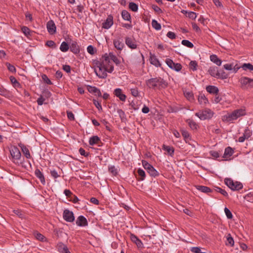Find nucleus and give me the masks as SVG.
Instances as JSON below:
<instances>
[{"instance_id":"14","label":"nucleus","mask_w":253,"mask_h":253,"mask_svg":"<svg viewBox=\"0 0 253 253\" xmlns=\"http://www.w3.org/2000/svg\"><path fill=\"white\" fill-rule=\"evenodd\" d=\"M76 224L79 226H85L87 225V221L84 216L80 215L76 220Z\"/></svg>"},{"instance_id":"34","label":"nucleus","mask_w":253,"mask_h":253,"mask_svg":"<svg viewBox=\"0 0 253 253\" xmlns=\"http://www.w3.org/2000/svg\"><path fill=\"white\" fill-rule=\"evenodd\" d=\"M241 68L245 71L249 70L250 71H253V65L251 63H244Z\"/></svg>"},{"instance_id":"6","label":"nucleus","mask_w":253,"mask_h":253,"mask_svg":"<svg viewBox=\"0 0 253 253\" xmlns=\"http://www.w3.org/2000/svg\"><path fill=\"white\" fill-rule=\"evenodd\" d=\"M196 116L202 120H205L211 118L213 115V112L209 109H206L196 113Z\"/></svg>"},{"instance_id":"56","label":"nucleus","mask_w":253,"mask_h":253,"mask_svg":"<svg viewBox=\"0 0 253 253\" xmlns=\"http://www.w3.org/2000/svg\"><path fill=\"white\" fill-rule=\"evenodd\" d=\"M42 79L44 81L45 83H46L48 84H52V83L50 81V80L48 79L47 76L45 75H43L42 76Z\"/></svg>"},{"instance_id":"41","label":"nucleus","mask_w":253,"mask_h":253,"mask_svg":"<svg viewBox=\"0 0 253 253\" xmlns=\"http://www.w3.org/2000/svg\"><path fill=\"white\" fill-rule=\"evenodd\" d=\"M163 149L166 150L170 155H172L174 152L173 148L169 146L163 145Z\"/></svg>"},{"instance_id":"2","label":"nucleus","mask_w":253,"mask_h":253,"mask_svg":"<svg viewBox=\"0 0 253 253\" xmlns=\"http://www.w3.org/2000/svg\"><path fill=\"white\" fill-rule=\"evenodd\" d=\"M146 84L150 88H155L167 86L166 82L161 78H152L147 81Z\"/></svg>"},{"instance_id":"20","label":"nucleus","mask_w":253,"mask_h":253,"mask_svg":"<svg viewBox=\"0 0 253 253\" xmlns=\"http://www.w3.org/2000/svg\"><path fill=\"white\" fill-rule=\"evenodd\" d=\"M88 91L90 93H94L95 95L101 96L102 94L100 90H99V89L95 86H88Z\"/></svg>"},{"instance_id":"22","label":"nucleus","mask_w":253,"mask_h":253,"mask_svg":"<svg viewBox=\"0 0 253 253\" xmlns=\"http://www.w3.org/2000/svg\"><path fill=\"white\" fill-rule=\"evenodd\" d=\"M36 176L40 180L42 184H44L45 183L44 177L42 173L39 169H36L35 171Z\"/></svg>"},{"instance_id":"36","label":"nucleus","mask_w":253,"mask_h":253,"mask_svg":"<svg viewBox=\"0 0 253 253\" xmlns=\"http://www.w3.org/2000/svg\"><path fill=\"white\" fill-rule=\"evenodd\" d=\"M198 64L196 61H191L189 63V68L193 71L197 70Z\"/></svg>"},{"instance_id":"8","label":"nucleus","mask_w":253,"mask_h":253,"mask_svg":"<svg viewBox=\"0 0 253 253\" xmlns=\"http://www.w3.org/2000/svg\"><path fill=\"white\" fill-rule=\"evenodd\" d=\"M166 63L170 68L178 72L180 71L182 68V66L180 63H175L170 59H167Z\"/></svg>"},{"instance_id":"11","label":"nucleus","mask_w":253,"mask_h":253,"mask_svg":"<svg viewBox=\"0 0 253 253\" xmlns=\"http://www.w3.org/2000/svg\"><path fill=\"white\" fill-rule=\"evenodd\" d=\"M113 24V17L109 15L108 16L106 20L102 23V28L105 29H108L112 26Z\"/></svg>"},{"instance_id":"58","label":"nucleus","mask_w":253,"mask_h":253,"mask_svg":"<svg viewBox=\"0 0 253 253\" xmlns=\"http://www.w3.org/2000/svg\"><path fill=\"white\" fill-rule=\"evenodd\" d=\"M233 63H231L230 64H226L224 65V68L226 70H231L233 69Z\"/></svg>"},{"instance_id":"17","label":"nucleus","mask_w":253,"mask_h":253,"mask_svg":"<svg viewBox=\"0 0 253 253\" xmlns=\"http://www.w3.org/2000/svg\"><path fill=\"white\" fill-rule=\"evenodd\" d=\"M70 50L74 54H78L80 52V47L76 42H73L70 46Z\"/></svg>"},{"instance_id":"44","label":"nucleus","mask_w":253,"mask_h":253,"mask_svg":"<svg viewBox=\"0 0 253 253\" xmlns=\"http://www.w3.org/2000/svg\"><path fill=\"white\" fill-rule=\"evenodd\" d=\"M109 171L113 175H116L118 173L117 169L114 166H111L109 167Z\"/></svg>"},{"instance_id":"24","label":"nucleus","mask_w":253,"mask_h":253,"mask_svg":"<svg viewBox=\"0 0 253 253\" xmlns=\"http://www.w3.org/2000/svg\"><path fill=\"white\" fill-rule=\"evenodd\" d=\"M196 188L199 191L205 193H208L211 191V189L209 187L205 186L197 185Z\"/></svg>"},{"instance_id":"37","label":"nucleus","mask_w":253,"mask_h":253,"mask_svg":"<svg viewBox=\"0 0 253 253\" xmlns=\"http://www.w3.org/2000/svg\"><path fill=\"white\" fill-rule=\"evenodd\" d=\"M150 62L152 64L158 66L160 65V62L158 59L155 56H151L150 57Z\"/></svg>"},{"instance_id":"35","label":"nucleus","mask_w":253,"mask_h":253,"mask_svg":"<svg viewBox=\"0 0 253 253\" xmlns=\"http://www.w3.org/2000/svg\"><path fill=\"white\" fill-rule=\"evenodd\" d=\"M147 171L152 176H156L159 174L158 172L152 166Z\"/></svg>"},{"instance_id":"4","label":"nucleus","mask_w":253,"mask_h":253,"mask_svg":"<svg viewBox=\"0 0 253 253\" xmlns=\"http://www.w3.org/2000/svg\"><path fill=\"white\" fill-rule=\"evenodd\" d=\"M225 184L232 190L238 191L243 188V184L238 181H234L230 178L224 179Z\"/></svg>"},{"instance_id":"27","label":"nucleus","mask_w":253,"mask_h":253,"mask_svg":"<svg viewBox=\"0 0 253 253\" xmlns=\"http://www.w3.org/2000/svg\"><path fill=\"white\" fill-rule=\"evenodd\" d=\"M209 74L213 77L217 78L219 71L216 67H211L208 70Z\"/></svg>"},{"instance_id":"12","label":"nucleus","mask_w":253,"mask_h":253,"mask_svg":"<svg viewBox=\"0 0 253 253\" xmlns=\"http://www.w3.org/2000/svg\"><path fill=\"white\" fill-rule=\"evenodd\" d=\"M104 55H106L108 57V65H112L111 63L110 60H112L116 65L120 64V60L113 53H109L108 54L106 53Z\"/></svg>"},{"instance_id":"15","label":"nucleus","mask_w":253,"mask_h":253,"mask_svg":"<svg viewBox=\"0 0 253 253\" xmlns=\"http://www.w3.org/2000/svg\"><path fill=\"white\" fill-rule=\"evenodd\" d=\"M113 43L115 48L119 50H122L124 47V44L121 38L115 39Z\"/></svg>"},{"instance_id":"64","label":"nucleus","mask_w":253,"mask_h":253,"mask_svg":"<svg viewBox=\"0 0 253 253\" xmlns=\"http://www.w3.org/2000/svg\"><path fill=\"white\" fill-rule=\"evenodd\" d=\"M167 37L170 39H174L175 38V34L172 32H169L167 35Z\"/></svg>"},{"instance_id":"10","label":"nucleus","mask_w":253,"mask_h":253,"mask_svg":"<svg viewBox=\"0 0 253 253\" xmlns=\"http://www.w3.org/2000/svg\"><path fill=\"white\" fill-rule=\"evenodd\" d=\"M125 43L126 45L131 49L137 48V45L136 40L131 37H126L125 38Z\"/></svg>"},{"instance_id":"61","label":"nucleus","mask_w":253,"mask_h":253,"mask_svg":"<svg viewBox=\"0 0 253 253\" xmlns=\"http://www.w3.org/2000/svg\"><path fill=\"white\" fill-rule=\"evenodd\" d=\"M188 16L189 18H190L191 19H195L197 17V15H196V13H195L194 12L190 11V12H188Z\"/></svg>"},{"instance_id":"30","label":"nucleus","mask_w":253,"mask_h":253,"mask_svg":"<svg viewBox=\"0 0 253 253\" xmlns=\"http://www.w3.org/2000/svg\"><path fill=\"white\" fill-rule=\"evenodd\" d=\"M69 49V46L68 44L65 42H63L60 46V49L61 51L65 52L68 50Z\"/></svg>"},{"instance_id":"57","label":"nucleus","mask_w":253,"mask_h":253,"mask_svg":"<svg viewBox=\"0 0 253 253\" xmlns=\"http://www.w3.org/2000/svg\"><path fill=\"white\" fill-rule=\"evenodd\" d=\"M13 212L15 214H16L17 215H18L19 217L20 218H23V214L22 212L21 211H20V210H14L13 211Z\"/></svg>"},{"instance_id":"59","label":"nucleus","mask_w":253,"mask_h":253,"mask_svg":"<svg viewBox=\"0 0 253 253\" xmlns=\"http://www.w3.org/2000/svg\"><path fill=\"white\" fill-rule=\"evenodd\" d=\"M7 67L9 71L11 72H15L16 71V69L14 66L11 65L9 63H6Z\"/></svg>"},{"instance_id":"62","label":"nucleus","mask_w":253,"mask_h":253,"mask_svg":"<svg viewBox=\"0 0 253 253\" xmlns=\"http://www.w3.org/2000/svg\"><path fill=\"white\" fill-rule=\"evenodd\" d=\"M131 94L135 97L138 96L139 92L137 88H132L130 90Z\"/></svg>"},{"instance_id":"43","label":"nucleus","mask_w":253,"mask_h":253,"mask_svg":"<svg viewBox=\"0 0 253 253\" xmlns=\"http://www.w3.org/2000/svg\"><path fill=\"white\" fill-rule=\"evenodd\" d=\"M129 8L132 11H134V12H136L138 10V6L137 5L134 3V2H130L129 3Z\"/></svg>"},{"instance_id":"18","label":"nucleus","mask_w":253,"mask_h":253,"mask_svg":"<svg viewBox=\"0 0 253 253\" xmlns=\"http://www.w3.org/2000/svg\"><path fill=\"white\" fill-rule=\"evenodd\" d=\"M57 249L60 253H70L67 247L62 243L57 245Z\"/></svg>"},{"instance_id":"54","label":"nucleus","mask_w":253,"mask_h":253,"mask_svg":"<svg viewBox=\"0 0 253 253\" xmlns=\"http://www.w3.org/2000/svg\"><path fill=\"white\" fill-rule=\"evenodd\" d=\"M251 134H252L251 131L249 129L246 128L245 130V131H244V133L243 135L245 136V138L248 139V138H249L251 136Z\"/></svg>"},{"instance_id":"48","label":"nucleus","mask_w":253,"mask_h":253,"mask_svg":"<svg viewBox=\"0 0 253 253\" xmlns=\"http://www.w3.org/2000/svg\"><path fill=\"white\" fill-rule=\"evenodd\" d=\"M215 190L216 192L221 193V194H222L223 196H224L225 197L228 196V193H227V192L225 190H224V189H222L220 187H216L215 189Z\"/></svg>"},{"instance_id":"40","label":"nucleus","mask_w":253,"mask_h":253,"mask_svg":"<svg viewBox=\"0 0 253 253\" xmlns=\"http://www.w3.org/2000/svg\"><path fill=\"white\" fill-rule=\"evenodd\" d=\"M181 43L183 45L187 46L188 47H189V48H192L194 46L193 44L191 42H190L188 40H182L181 42Z\"/></svg>"},{"instance_id":"19","label":"nucleus","mask_w":253,"mask_h":253,"mask_svg":"<svg viewBox=\"0 0 253 253\" xmlns=\"http://www.w3.org/2000/svg\"><path fill=\"white\" fill-rule=\"evenodd\" d=\"M130 238L131 241L136 245L138 248H142L143 247L142 242L135 235L133 234L131 235Z\"/></svg>"},{"instance_id":"21","label":"nucleus","mask_w":253,"mask_h":253,"mask_svg":"<svg viewBox=\"0 0 253 253\" xmlns=\"http://www.w3.org/2000/svg\"><path fill=\"white\" fill-rule=\"evenodd\" d=\"M18 145L21 148L22 151L25 156V157L28 159L30 158L31 155L28 149L24 144L22 143H19Z\"/></svg>"},{"instance_id":"25","label":"nucleus","mask_w":253,"mask_h":253,"mask_svg":"<svg viewBox=\"0 0 253 253\" xmlns=\"http://www.w3.org/2000/svg\"><path fill=\"white\" fill-rule=\"evenodd\" d=\"M210 59L212 62H213L218 66H220L221 65V60L219 59L216 55L212 54L211 55Z\"/></svg>"},{"instance_id":"55","label":"nucleus","mask_w":253,"mask_h":253,"mask_svg":"<svg viewBox=\"0 0 253 253\" xmlns=\"http://www.w3.org/2000/svg\"><path fill=\"white\" fill-rule=\"evenodd\" d=\"M185 96L190 101L193 100V94L190 92H185L184 93Z\"/></svg>"},{"instance_id":"28","label":"nucleus","mask_w":253,"mask_h":253,"mask_svg":"<svg viewBox=\"0 0 253 253\" xmlns=\"http://www.w3.org/2000/svg\"><path fill=\"white\" fill-rule=\"evenodd\" d=\"M233 151L231 147H228L225 149L223 157L225 159H227L233 154Z\"/></svg>"},{"instance_id":"51","label":"nucleus","mask_w":253,"mask_h":253,"mask_svg":"<svg viewBox=\"0 0 253 253\" xmlns=\"http://www.w3.org/2000/svg\"><path fill=\"white\" fill-rule=\"evenodd\" d=\"M35 237L39 240L43 242L45 240V237L42 234L37 233L35 235Z\"/></svg>"},{"instance_id":"9","label":"nucleus","mask_w":253,"mask_h":253,"mask_svg":"<svg viewBox=\"0 0 253 253\" xmlns=\"http://www.w3.org/2000/svg\"><path fill=\"white\" fill-rule=\"evenodd\" d=\"M63 217L64 219L67 222H72L75 220L73 212L68 209L64 211Z\"/></svg>"},{"instance_id":"60","label":"nucleus","mask_w":253,"mask_h":253,"mask_svg":"<svg viewBox=\"0 0 253 253\" xmlns=\"http://www.w3.org/2000/svg\"><path fill=\"white\" fill-rule=\"evenodd\" d=\"M190 250L194 253H201L202 252L200 247H192Z\"/></svg>"},{"instance_id":"5","label":"nucleus","mask_w":253,"mask_h":253,"mask_svg":"<svg viewBox=\"0 0 253 253\" xmlns=\"http://www.w3.org/2000/svg\"><path fill=\"white\" fill-rule=\"evenodd\" d=\"M10 152L14 163L16 164L21 163V154L17 147L15 146L11 147Z\"/></svg>"},{"instance_id":"42","label":"nucleus","mask_w":253,"mask_h":253,"mask_svg":"<svg viewBox=\"0 0 253 253\" xmlns=\"http://www.w3.org/2000/svg\"><path fill=\"white\" fill-rule=\"evenodd\" d=\"M137 173L138 174V175L140 177V178H139V180H144V178L145 177V171L143 169H139L137 170Z\"/></svg>"},{"instance_id":"52","label":"nucleus","mask_w":253,"mask_h":253,"mask_svg":"<svg viewBox=\"0 0 253 253\" xmlns=\"http://www.w3.org/2000/svg\"><path fill=\"white\" fill-rule=\"evenodd\" d=\"M142 165L144 168L147 171L152 166L146 161H142Z\"/></svg>"},{"instance_id":"47","label":"nucleus","mask_w":253,"mask_h":253,"mask_svg":"<svg viewBox=\"0 0 253 253\" xmlns=\"http://www.w3.org/2000/svg\"><path fill=\"white\" fill-rule=\"evenodd\" d=\"M224 212L225 213V214L227 216V217L228 219H231L233 217L232 214L230 211L226 207L224 208Z\"/></svg>"},{"instance_id":"32","label":"nucleus","mask_w":253,"mask_h":253,"mask_svg":"<svg viewBox=\"0 0 253 253\" xmlns=\"http://www.w3.org/2000/svg\"><path fill=\"white\" fill-rule=\"evenodd\" d=\"M122 16L125 20L130 21L131 19L130 15L126 10H123L122 12Z\"/></svg>"},{"instance_id":"1","label":"nucleus","mask_w":253,"mask_h":253,"mask_svg":"<svg viewBox=\"0 0 253 253\" xmlns=\"http://www.w3.org/2000/svg\"><path fill=\"white\" fill-rule=\"evenodd\" d=\"M108 57L106 55H103L99 61L96 63L94 72L99 78L104 79L107 76V72L112 73L114 70L113 65H108Z\"/></svg>"},{"instance_id":"38","label":"nucleus","mask_w":253,"mask_h":253,"mask_svg":"<svg viewBox=\"0 0 253 253\" xmlns=\"http://www.w3.org/2000/svg\"><path fill=\"white\" fill-rule=\"evenodd\" d=\"M152 26L156 30H160L161 29V24L158 23V22L155 20H152Z\"/></svg>"},{"instance_id":"53","label":"nucleus","mask_w":253,"mask_h":253,"mask_svg":"<svg viewBox=\"0 0 253 253\" xmlns=\"http://www.w3.org/2000/svg\"><path fill=\"white\" fill-rule=\"evenodd\" d=\"M93 104L95 106V107L98 109L99 111H101L102 109V106L101 105L100 102L94 99L93 100Z\"/></svg>"},{"instance_id":"29","label":"nucleus","mask_w":253,"mask_h":253,"mask_svg":"<svg viewBox=\"0 0 253 253\" xmlns=\"http://www.w3.org/2000/svg\"><path fill=\"white\" fill-rule=\"evenodd\" d=\"M100 141L99 137L97 136H93L89 139V143L90 145H93L95 144H98Z\"/></svg>"},{"instance_id":"26","label":"nucleus","mask_w":253,"mask_h":253,"mask_svg":"<svg viewBox=\"0 0 253 253\" xmlns=\"http://www.w3.org/2000/svg\"><path fill=\"white\" fill-rule=\"evenodd\" d=\"M198 102L202 105H205L208 103V100L204 94L198 96Z\"/></svg>"},{"instance_id":"46","label":"nucleus","mask_w":253,"mask_h":253,"mask_svg":"<svg viewBox=\"0 0 253 253\" xmlns=\"http://www.w3.org/2000/svg\"><path fill=\"white\" fill-rule=\"evenodd\" d=\"M87 51L90 54L93 55L96 52V49L93 46L90 45L87 46Z\"/></svg>"},{"instance_id":"45","label":"nucleus","mask_w":253,"mask_h":253,"mask_svg":"<svg viewBox=\"0 0 253 253\" xmlns=\"http://www.w3.org/2000/svg\"><path fill=\"white\" fill-rule=\"evenodd\" d=\"M227 245H229L231 246H233L234 244V241L233 238L231 236L230 234H228L227 237Z\"/></svg>"},{"instance_id":"33","label":"nucleus","mask_w":253,"mask_h":253,"mask_svg":"<svg viewBox=\"0 0 253 253\" xmlns=\"http://www.w3.org/2000/svg\"><path fill=\"white\" fill-rule=\"evenodd\" d=\"M181 133L183 137L184 138L186 142H188L191 139L190 134L187 131L182 130Z\"/></svg>"},{"instance_id":"63","label":"nucleus","mask_w":253,"mask_h":253,"mask_svg":"<svg viewBox=\"0 0 253 253\" xmlns=\"http://www.w3.org/2000/svg\"><path fill=\"white\" fill-rule=\"evenodd\" d=\"M46 45L48 47H55V43L53 41H47Z\"/></svg>"},{"instance_id":"16","label":"nucleus","mask_w":253,"mask_h":253,"mask_svg":"<svg viewBox=\"0 0 253 253\" xmlns=\"http://www.w3.org/2000/svg\"><path fill=\"white\" fill-rule=\"evenodd\" d=\"M114 94L122 101H125L126 99V96L122 93V90L121 88L115 89Z\"/></svg>"},{"instance_id":"31","label":"nucleus","mask_w":253,"mask_h":253,"mask_svg":"<svg viewBox=\"0 0 253 253\" xmlns=\"http://www.w3.org/2000/svg\"><path fill=\"white\" fill-rule=\"evenodd\" d=\"M187 122L189 126L192 129H197L198 127V125L197 124V123L194 121L192 120H188L187 121Z\"/></svg>"},{"instance_id":"50","label":"nucleus","mask_w":253,"mask_h":253,"mask_svg":"<svg viewBox=\"0 0 253 253\" xmlns=\"http://www.w3.org/2000/svg\"><path fill=\"white\" fill-rule=\"evenodd\" d=\"M21 30L25 36H28L30 35V30L27 27L23 26Z\"/></svg>"},{"instance_id":"7","label":"nucleus","mask_w":253,"mask_h":253,"mask_svg":"<svg viewBox=\"0 0 253 253\" xmlns=\"http://www.w3.org/2000/svg\"><path fill=\"white\" fill-rule=\"evenodd\" d=\"M239 82L241 87L243 89H247L248 87L253 88V79L243 77L240 79Z\"/></svg>"},{"instance_id":"3","label":"nucleus","mask_w":253,"mask_h":253,"mask_svg":"<svg viewBox=\"0 0 253 253\" xmlns=\"http://www.w3.org/2000/svg\"><path fill=\"white\" fill-rule=\"evenodd\" d=\"M246 111L244 109H237L231 113L227 114L223 116V120L227 122H231L237 120L238 118L245 115Z\"/></svg>"},{"instance_id":"39","label":"nucleus","mask_w":253,"mask_h":253,"mask_svg":"<svg viewBox=\"0 0 253 253\" xmlns=\"http://www.w3.org/2000/svg\"><path fill=\"white\" fill-rule=\"evenodd\" d=\"M227 78V75L226 74V73L223 71H219L217 78H219L221 79H226Z\"/></svg>"},{"instance_id":"13","label":"nucleus","mask_w":253,"mask_h":253,"mask_svg":"<svg viewBox=\"0 0 253 253\" xmlns=\"http://www.w3.org/2000/svg\"><path fill=\"white\" fill-rule=\"evenodd\" d=\"M46 27L48 32L51 35L56 32V26L53 21H49L46 24Z\"/></svg>"},{"instance_id":"23","label":"nucleus","mask_w":253,"mask_h":253,"mask_svg":"<svg viewBox=\"0 0 253 253\" xmlns=\"http://www.w3.org/2000/svg\"><path fill=\"white\" fill-rule=\"evenodd\" d=\"M206 90L208 92L215 94L216 95L217 94L219 91L218 88L216 86L213 85H209L207 86Z\"/></svg>"},{"instance_id":"49","label":"nucleus","mask_w":253,"mask_h":253,"mask_svg":"<svg viewBox=\"0 0 253 253\" xmlns=\"http://www.w3.org/2000/svg\"><path fill=\"white\" fill-rule=\"evenodd\" d=\"M8 94V91L2 86H0V95L6 96Z\"/></svg>"}]
</instances>
